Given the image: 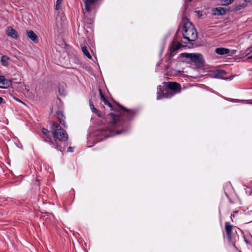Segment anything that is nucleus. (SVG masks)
I'll list each match as a JSON object with an SVG mask.
<instances>
[{"mask_svg":"<svg viewBox=\"0 0 252 252\" xmlns=\"http://www.w3.org/2000/svg\"><path fill=\"white\" fill-rule=\"evenodd\" d=\"M242 9L243 8H242L241 4H235L233 6V10L234 11H238Z\"/></svg>","mask_w":252,"mask_h":252,"instance_id":"5701e85b","label":"nucleus"},{"mask_svg":"<svg viewBox=\"0 0 252 252\" xmlns=\"http://www.w3.org/2000/svg\"><path fill=\"white\" fill-rule=\"evenodd\" d=\"M224 228L228 240L234 245L238 239V235L237 232V229L238 228L231 224L229 222H225L224 223Z\"/></svg>","mask_w":252,"mask_h":252,"instance_id":"39448f33","label":"nucleus"},{"mask_svg":"<svg viewBox=\"0 0 252 252\" xmlns=\"http://www.w3.org/2000/svg\"><path fill=\"white\" fill-rule=\"evenodd\" d=\"M99 95H100V98L101 99L102 101L105 100V99H106V98L105 97L104 95L103 94V93H102V91L101 90V89L100 88L99 89Z\"/></svg>","mask_w":252,"mask_h":252,"instance_id":"393cba45","label":"nucleus"},{"mask_svg":"<svg viewBox=\"0 0 252 252\" xmlns=\"http://www.w3.org/2000/svg\"><path fill=\"white\" fill-rule=\"evenodd\" d=\"M11 85L10 80L6 79L4 76H0V88H8Z\"/></svg>","mask_w":252,"mask_h":252,"instance_id":"9d476101","label":"nucleus"},{"mask_svg":"<svg viewBox=\"0 0 252 252\" xmlns=\"http://www.w3.org/2000/svg\"><path fill=\"white\" fill-rule=\"evenodd\" d=\"M247 3L248 2H245V3H244L241 4V7L243 9L245 8V7H246L247 6Z\"/></svg>","mask_w":252,"mask_h":252,"instance_id":"c85d7f7f","label":"nucleus"},{"mask_svg":"<svg viewBox=\"0 0 252 252\" xmlns=\"http://www.w3.org/2000/svg\"><path fill=\"white\" fill-rule=\"evenodd\" d=\"M189 2H191L192 0H188Z\"/></svg>","mask_w":252,"mask_h":252,"instance_id":"ea45409f","label":"nucleus"},{"mask_svg":"<svg viewBox=\"0 0 252 252\" xmlns=\"http://www.w3.org/2000/svg\"><path fill=\"white\" fill-rule=\"evenodd\" d=\"M89 105H90V109L92 110V111H93L94 109H95V108L94 107V105L93 102L91 99L89 100Z\"/></svg>","mask_w":252,"mask_h":252,"instance_id":"a878e982","label":"nucleus"},{"mask_svg":"<svg viewBox=\"0 0 252 252\" xmlns=\"http://www.w3.org/2000/svg\"><path fill=\"white\" fill-rule=\"evenodd\" d=\"M224 192H225V195H226V197L228 198V199H229V200L230 202L231 203H233V201L231 200V199L230 198V197H229V195H228V193L225 191V190H224Z\"/></svg>","mask_w":252,"mask_h":252,"instance_id":"cd10ccee","label":"nucleus"},{"mask_svg":"<svg viewBox=\"0 0 252 252\" xmlns=\"http://www.w3.org/2000/svg\"><path fill=\"white\" fill-rule=\"evenodd\" d=\"M111 129V128L109 127H102L101 129V131H109Z\"/></svg>","mask_w":252,"mask_h":252,"instance_id":"bb28decb","label":"nucleus"},{"mask_svg":"<svg viewBox=\"0 0 252 252\" xmlns=\"http://www.w3.org/2000/svg\"><path fill=\"white\" fill-rule=\"evenodd\" d=\"M6 33L8 36L14 39H17L18 37V32L12 27H8L6 28Z\"/></svg>","mask_w":252,"mask_h":252,"instance_id":"1a4fd4ad","label":"nucleus"},{"mask_svg":"<svg viewBox=\"0 0 252 252\" xmlns=\"http://www.w3.org/2000/svg\"><path fill=\"white\" fill-rule=\"evenodd\" d=\"M247 59H248V60L252 59V56H250L248 57Z\"/></svg>","mask_w":252,"mask_h":252,"instance_id":"e433bc0d","label":"nucleus"},{"mask_svg":"<svg viewBox=\"0 0 252 252\" xmlns=\"http://www.w3.org/2000/svg\"><path fill=\"white\" fill-rule=\"evenodd\" d=\"M103 102H104V104L107 106H108L109 107H110L111 110H113L114 111H116V112H118L119 111V110H118V107L117 106V107L116 106H113L112 104L109 102V101L107 99H105V100H103L102 101Z\"/></svg>","mask_w":252,"mask_h":252,"instance_id":"dca6fc26","label":"nucleus"},{"mask_svg":"<svg viewBox=\"0 0 252 252\" xmlns=\"http://www.w3.org/2000/svg\"><path fill=\"white\" fill-rule=\"evenodd\" d=\"M63 0H57L56 3L58 4H61Z\"/></svg>","mask_w":252,"mask_h":252,"instance_id":"72a5a7b5","label":"nucleus"},{"mask_svg":"<svg viewBox=\"0 0 252 252\" xmlns=\"http://www.w3.org/2000/svg\"><path fill=\"white\" fill-rule=\"evenodd\" d=\"M215 52L220 55H223L229 53L230 50L229 49L225 48H217L215 50Z\"/></svg>","mask_w":252,"mask_h":252,"instance_id":"4468645a","label":"nucleus"},{"mask_svg":"<svg viewBox=\"0 0 252 252\" xmlns=\"http://www.w3.org/2000/svg\"><path fill=\"white\" fill-rule=\"evenodd\" d=\"M85 4V10L86 12H91L95 7L98 0H83Z\"/></svg>","mask_w":252,"mask_h":252,"instance_id":"6e6552de","label":"nucleus"},{"mask_svg":"<svg viewBox=\"0 0 252 252\" xmlns=\"http://www.w3.org/2000/svg\"><path fill=\"white\" fill-rule=\"evenodd\" d=\"M163 85H159L157 87V99L171 98L175 94L180 93L182 91L181 85L176 82H164Z\"/></svg>","mask_w":252,"mask_h":252,"instance_id":"f257e3e1","label":"nucleus"},{"mask_svg":"<svg viewBox=\"0 0 252 252\" xmlns=\"http://www.w3.org/2000/svg\"><path fill=\"white\" fill-rule=\"evenodd\" d=\"M244 238L246 243L249 245H252V236L249 235L247 237L244 236Z\"/></svg>","mask_w":252,"mask_h":252,"instance_id":"6ab92c4d","label":"nucleus"},{"mask_svg":"<svg viewBox=\"0 0 252 252\" xmlns=\"http://www.w3.org/2000/svg\"><path fill=\"white\" fill-rule=\"evenodd\" d=\"M9 60L10 58L6 55L2 56L0 59L2 65L5 66H7L8 65Z\"/></svg>","mask_w":252,"mask_h":252,"instance_id":"f3484780","label":"nucleus"},{"mask_svg":"<svg viewBox=\"0 0 252 252\" xmlns=\"http://www.w3.org/2000/svg\"><path fill=\"white\" fill-rule=\"evenodd\" d=\"M245 2H250V3L252 4V0H244Z\"/></svg>","mask_w":252,"mask_h":252,"instance_id":"f704fd0d","label":"nucleus"},{"mask_svg":"<svg viewBox=\"0 0 252 252\" xmlns=\"http://www.w3.org/2000/svg\"><path fill=\"white\" fill-rule=\"evenodd\" d=\"M42 135H41L42 138L45 142L48 143L50 145L52 146L53 148L57 149L58 151L62 152V147L59 144V142L55 140L54 142L52 140L50 134V131L47 129L43 127L42 128Z\"/></svg>","mask_w":252,"mask_h":252,"instance_id":"423d86ee","label":"nucleus"},{"mask_svg":"<svg viewBox=\"0 0 252 252\" xmlns=\"http://www.w3.org/2000/svg\"><path fill=\"white\" fill-rule=\"evenodd\" d=\"M249 50H250V52H252V49H251V48H249Z\"/></svg>","mask_w":252,"mask_h":252,"instance_id":"4c0bfd02","label":"nucleus"},{"mask_svg":"<svg viewBox=\"0 0 252 252\" xmlns=\"http://www.w3.org/2000/svg\"><path fill=\"white\" fill-rule=\"evenodd\" d=\"M182 34L183 38L188 42L194 41L197 38L196 31L188 19L184 20Z\"/></svg>","mask_w":252,"mask_h":252,"instance_id":"7ed1b4c3","label":"nucleus"},{"mask_svg":"<svg viewBox=\"0 0 252 252\" xmlns=\"http://www.w3.org/2000/svg\"><path fill=\"white\" fill-rule=\"evenodd\" d=\"M51 132L54 138V142H55V140L57 141V140L61 142H66L68 139L66 131L56 122H52Z\"/></svg>","mask_w":252,"mask_h":252,"instance_id":"20e7f679","label":"nucleus"},{"mask_svg":"<svg viewBox=\"0 0 252 252\" xmlns=\"http://www.w3.org/2000/svg\"><path fill=\"white\" fill-rule=\"evenodd\" d=\"M3 98L2 97L0 96V105L3 103Z\"/></svg>","mask_w":252,"mask_h":252,"instance_id":"473e14b6","label":"nucleus"},{"mask_svg":"<svg viewBox=\"0 0 252 252\" xmlns=\"http://www.w3.org/2000/svg\"><path fill=\"white\" fill-rule=\"evenodd\" d=\"M27 36L30 38L34 43H37L39 41L38 36L33 31H30L27 32Z\"/></svg>","mask_w":252,"mask_h":252,"instance_id":"f8f14e48","label":"nucleus"},{"mask_svg":"<svg viewBox=\"0 0 252 252\" xmlns=\"http://www.w3.org/2000/svg\"><path fill=\"white\" fill-rule=\"evenodd\" d=\"M67 151V152H73V149L72 147H69L68 148Z\"/></svg>","mask_w":252,"mask_h":252,"instance_id":"c756f323","label":"nucleus"},{"mask_svg":"<svg viewBox=\"0 0 252 252\" xmlns=\"http://www.w3.org/2000/svg\"><path fill=\"white\" fill-rule=\"evenodd\" d=\"M57 118L58 120H59L60 123L65 126V117L64 116L63 113L62 111H58L56 113Z\"/></svg>","mask_w":252,"mask_h":252,"instance_id":"2eb2a0df","label":"nucleus"},{"mask_svg":"<svg viewBox=\"0 0 252 252\" xmlns=\"http://www.w3.org/2000/svg\"><path fill=\"white\" fill-rule=\"evenodd\" d=\"M226 13L225 9L222 7H217L213 10V14L214 15H224Z\"/></svg>","mask_w":252,"mask_h":252,"instance_id":"ddd939ff","label":"nucleus"},{"mask_svg":"<svg viewBox=\"0 0 252 252\" xmlns=\"http://www.w3.org/2000/svg\"><path fill=\"white\" fill-rule=\"evenodd\" d=\"M238 212V211H234V213H237ZM234 214H231V220L233 221V217H234Z\"/></svg>","mask_w":252,"mask_h":252,"instance_id":"2f4dec72","label":"nucleus"},{"mask_svg":"<svg viewBox=\"0 0 252 252\" xmlns=\"http://www.w3.org/2000/svg\"><path fill=\"white\" fill-rule=\"evenodd\" d=\"M36 181L37 182H39V180L38 179H36Z\"/></svg>","mask_w":252,"mask_h":252,"instance_id":"58836bf2","label":"nucleus"},{"mask_svg":"<svg viewBox=\"0 0 252 252\" xmlns=\"http://www.w3.org/2000/svg\"><path fill=\"white\" fill-rule=\"evenodd\" d=\"M88 48H90V47L86 46H83L81 47L82 51L84 55L88 58L91 59L92 56L89 52Z\"/></svg>","mask_w":252,"mask_h":252,"instance_id":"a211bd4d","label":"nucleus"},{"mask_svg":"<svg viewBox=\"0 0 252 252\" xmlns=\"http://www.w3.org/2000/svg\"><path fill=\"white\" fill-rule=\"evenodd\" d=\"M122 132V131H121V130H120V131H119V130H118V131H116V134H117H117H121Z\"/></svg>","mask_w":252,"mask_h":252,"instance_id":"c9c22d12","label":"nucleus"},{"mask_svg":"<svg viewBox=\"0 0 252 252\" xmlns=\"http://www.w3.org/2000/svg\"><path fill=\"white\" fill-rule=\"evenodd\" d=\"M221 1L222 5L228 6L232 3L234 1V0H221Z\"/></svg>","mask_w":252,"mask_h":252,"instance_id":"aec40b11","label":"nucleus"},{"mask_svg":"<svg viewBox=\"0 0 252 252\" xmlns=\"http://www.w3.org/2000/svg\"><path fill=\"white\" fill-rule=\"evenodd\" d=\"M226 74V72L223 70H218L217 71L216 75L219 77L222 76Z\"/></svg>","mask_w":252,"mask_h":252,"instance_id":"412c9836","label":"nucleus"},{"mask_svg":"<svg viewBox=\"0 0 252 252\" xmlns=\"http://www.w3.org/2000/svg\"><path fill=\"white\" fill-rule=\"evenodd\" d=\"M60 4H58V3H56V6H55V9H56V10H59V8H60Z\"/></svg>","mask_w":252,"mask_h":252,"instance_id":"7c9ffc66","label":"nucleus"},{"mask_svg":"<svg viewBox=\"0 0 252 252\" xmlns=\"http://www.w3.org/2000/svg\"><path fill=\"white\" fill-rule=\"evenodd\" d=\"M182 47V45L179 42H178L177 44H175L174 43L171 44L169 49L170 56L171 57H173L176 54V51Z\"/></svg>","mask_w":252,"mask_h":252,"instance_id":"9b49d317","label":"nucleus"},{"mask_svg":"<svg viewBox=\"0 0 252 252\" xmlns=\"http://www.w3.org/2000/svg\"><path fill=\"white\" fill-rule=\"evenodd\" d=\"M180 57L189 59L197 67L202 66L204 63L203 56L200 54L184 53L180 54Z\"/></svg>","mask_w":252,"mask_h":252,"instance_id":"0eeeda50","label":"nucleus"},{"mask_svg":"<svg viewBox=\"0 0 252 252\" xmlns=\"http://www.w3.org/2000/svg\"><path fill=\"white\" fill-rule=\"evenodd\" d=\"M114 102L118 107V109H119L122 111L123 113L120 115H115L112 113H110L107 115V117L105 118V122H107L111 126H114L117 124H120L121 125H122L124 123L122 122L124 117H126V121L131 120L134 117L135 112L133 110L128 109L116 101H114Z\"/></svg>","mask_w":252,"mask_h":252,"instance_id":"f03ea898","label":"nucleus"},{"mask_svg":"<svg viewBox=\"0 0 252 252\" xmlns=\"http://www.w3.org/2000/svg\"><path fill=\"white\" fill-rule=\"evenodd\" d=\"M92 112L94 113L98 117L102 118L103 115H102L100 111L97 109L96 108L94 109Z\"/></svg>","mask_w":252,"mask_h":252,"instance_id":"4be33fe9","label":"nucleus"},{"mask_svg":"<svg viewBox=\"0 0 252 252\" xmlns=\"http://www.w3.org/2000/svg\"><path fill=\"white\" fill-rule=\"evenodd\" d=\"M245 190L246 194L248 195L252 194V189L251 188L249 187H246L245 188Z\"/></svg>","mask_w":252,"mask_h":252,"instance_id":"b1692460","label":"nucleus"}]
</instances>
